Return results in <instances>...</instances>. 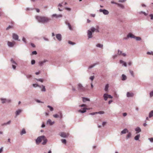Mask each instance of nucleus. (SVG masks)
Instances as JSON below:
<instances>
[{
    "label": "nucleus",
    "mask_w": 153,
    "mask_h": 153,
    "mask_svg": "<svg viewBox=\"0 0 153 153\" xmlns=\"http://www.w3.org/2000/svg\"><path fill=\"white\" fill-rule=\"evenodd\" d=\"M35 18L38 22L41 23H47L51 20L50 18L44 16H36Z\"/></svg>",
    "instance_id": "1"
},
{
    "label": "nucleus",
    "mask_w": 153,
    "mask_h": 153,
    "mask_svg": "<svg viewBox=\"0 0 153 153\" xmlns=\"http://www.w3.org/2000/svg\"><path fill=\"white\" fill-rule=\"evenodd\" d=\"M43 141L42 144H45L47 142V139L46 138L45 136L44 135H42L41 136L38 137L36 140V142L37 144H39V143Z\"/></svg>",
    "instance_id": "2"
},
{
    "label": "nucleus",
    "mask_w": 153,
    "mask_h": 153,
    "mask_svg": "<svg viewBox=\"0 0 153 153\" xmlns=\"http://www.w3.org/2000/svg\"><path fill=\"white\" fill-rule=\"evenodd\" d=\"M127 37L135 38L137 40H140L141 39L140 37L135 36L133 34H131V33H129V34H128L127 35Z\"/></svg>",
    "instance_id": "3"
},
{
    "label": "nucleus",
    "mask_w": 153,
    "mask_h": 153,
    "mask_svg": "<svg viewBox=\"0 0 153 153\" xmlns=\"http://www.w3.org/2000/svg\"><path fill=\"white\" fill-rule=\"evenodd\" d=\"M77 88L79 91H84L85 90V88H84L82 85L80 83L78 84Z\"/></svg>",
    "instance_id": "4"
},
{
    "label": "nucleus",
    "mask_w": 153,
    "mask_h": 153,
    "mask_svg": "<svg viewBox=\"0 0 153 153\" xmlns=\"http://www.w3.org/2000/svg\"><path fill=\"white\" fill-rule=\"evenodd\" d=\"M59 135L62 137L65 138V137H67L68 136L69 134L68 133H65V132H61L59 133Z\"/></svg>",
    "instance_id": "5"
},
{
    "label": "nucleus",
    "mask_w": 153,
    "mask_h": 153,
    "mask_svg": "<svg viewBox=\"0 0 153 153\" xmlns=\"http://www.w3.org/2000/svg\"><path fill=\"white\" fill-rule=\"evenodd\" d=\"M103 97L104 98V99L105 101L107 100L108 98H112V97L110 95H108V94H104L103 95Z\"/></svg>",
    "instance_id": "6"
},
{
    "label": "nucleus",
    "mask_w": 153,
    "mask_h": 153,
    "mask_svg": "<svg viewBox=\"0 0 153 153\" xmlns=\"http://www.w3.org/2000/svg\"><path fill=\"white\" fill-rule=\"evenodd\" d=\"M99 26H97L96 27V29L95 28H94V27L91 28V30L92 33V32H95V31H96V32H99Z\"/></svg>",
    "instance_id": "7"
},
{
    "label": "nucleus",
    "mask_w": 153,
    "mask_h": 153,
    "mask_svg": "<svg viewBox=\"0 0 153 153\" xmlns=\"http://www.w3.org/2000/svg\"><path fill=\"white\" fill-rule=\"evenodd\" d=\"M1 100L2 101V103H4V102H10L11 100H9V99H3V98H1Z\"/></svg>",
    "instance_id": "8"
},
{
    "label": "nucleus",
    "mask_w": 153,
    "mask_h": 153,
    "mask_svg": "<svg viewBox=\"0 0 153 153\" xmlns=\"http://www.w3.org/2000/svg\"><path fill=\"white\" fill-rule=\"evenodd\" d=\"M15 41H13V42H10V41L7 42V45L8 46H10V47H13V45L15 44Z\"/></svg>",
    "instance_id": "9"
},
{
    "label": "nucleus",
    "mask_w": 153,
    "mask_h": 153,
    "mask_svg": "<svg viewBox=\"0 0 153 153\" xmlns=\"http://www.w3.org/2000/svg\"><path fill=\"white\" fill-rule=\"evenodd\" d=\"M100 12H102L104 14H108L109 13V12L107 10H102L100 9Z\"/></svg>",
    "instance_id": "10"
},
{
    "label": "nucleus",
    "mask_w": 153,
    "mask_h": 153,
    "mask_svg": "<svg viewBox=\"0 0 153 153\" xmlns=\"http://www.w3.org/2000/svg\"><path fill=\"white\" fill-rule=\"evenodd\" d=\"M88 38H91L92 37V32L91 30H88Z\"/></svg>",
    "instance_id": "11"
},
{
    "label": "nucleus",
    "mask_w": 153,
    "mask_h": 153,
    "mask_svg": "<svg viewBox=\"0 0 153 153\" xmlns=\"http://www.w3.org/2000/svg\"><path fill=\"white\" fill-rule=\"evenodd\" d=\"M56 36L57 39L59 41H61L62 40V35L60 34H56Z\"/></svg>",
    "instance_id": "12"
},
{
    "label": "nucleus",
    "mask_w": 153,
    "mask_h": 153,
    "mask_svg": "<svg viewBox=\"0 0 153 153\" xmlns=\"http://www.w3.org/2000/svg\"><path fill=\"white\" fill-rule=\"evenodd\" d=\"M47 61H48V60H47V59H44L43 61H40V62H39V64L40 66H42L46 62H47Z\"/></svg>",
    "instance_id": "13"
},
{
    "label": "nucleus",
    "mask_w": 153,
    "mask_h": 153,
    "mask_svg": "<svg viewBox=\"0 0 153 153\" xmlns=\"http://www.w3.org/2000/svg\"><path fill=\"white\" fill-rule=\"evenodd\" d=\"M134 95V94L132 92H128L126 94V96L127 97H133Z\"/></svg>",
    "instance_id": "14"
},
{
    "label": "nucleus",
    "mask_w": 153,
    "mask_h": 153,
    "mask_svg": "<svg viewBox=\"0 0 153 153\" xmlns=\"http://www.w3.org/2000/svg\"><path fill=\"white\" fill-rule=\"evenodd\" d=\"M89 108H84L83 109V110H79L78 111L79 112L84 113L85 112L87 109H89Z\"/></svg>",
    "instance_id": "15"
},
{
    "label": "nucleus",
    "mask_w": 153,
    "mask_h": 153,
    "mask_svg": "<svg viewBox=\"0 0 153 153\" xmlns=\"http://www.w3.org/2000/svg\"><path fill=\"white\" fill-rule=\"evenodd\" d=\"M12 36L13 39H14L15 40H18L19 38L18 36L15 33H13Z\"/></svg>",
    "instance_id": "16"
},
{
    "label": "nucleus",
    "mask_w": 153,
    "mask_h": 153,
    "mask_svg": "<svg viewBox=\"0 0 153 153\" xmlns=\"http://www.w3.org/2000/svg\"><path fill=\"white\" fill-rule=\"evenodd\" d=\"M62 14H59V15H57L56 14H53L52 15V17H55L56 18H59V17H62Z\"/></svg>",
    "instance_id": "17"
},
{
    "label": "nucleus",
    "mask_w": 153,
    "mask_h": 153,
    "mask_svg": "<svg viewBox=\"0 0 153 153\" xmlns=\"http://www.w3.org/2000/svg\"><path fill=\"white\" fill-rule=\"evenodd\" d=\"M97 113H99V114H104V111H99V112H92V113H90V114L91 115H95V114Z\"/></svg>",
    "instance_id": "18"
},
{
    "label": "nucleus",
    "mask_w": 153,
    "mask_h": 153,
    "mask_svg": "<svg viewBox=\"0 0 153 153\" xmlns=\"http://www.w3.org/2000/svg\"><path fill=\"white\" fill-rule=\"evenodd\" d=\"M118 54L119 55H122L124 56H126V54H125V53H123L122 51H118Z\"/></svg>",
    "instance_id": "19"
},
{
    "label": "nucleus",
    "mask_w": 153,
    "mask_h": 153,
    "mask_svg": "<svg viewBox=\"0 0 153 153\" xmlns=\"http://www.w3.org/2000/svg\"><path fill=\"white\" fill-rule=\"evenodd\" d=\"M54 123V122H52L51 120L50 119L48 120L47 121V123L48 124H49L51 125L53 124Z\"/></svg>",
    "instance_id": "20"
},
{
    "label": "nucleus",
    "mask_w": 153,
    "mask_h": 153,
    "mask_svg": "<svg viewBox=\"0 0 153 153\" xmlns=\"http://www.w3.org/2000/svg\"><path fill=\"white\" fill-rule=\"evenodd\" d=\"M120 63L123 64V65H124V66H126V67L127 66L126 62H124V61H122V60H120Z\"/></svg>",
    "instance_id": "21"
},
{
    "label": "nucleus",
    "mask_w": 153,
    "mask_h": 153,
    "mask_svg": "<svg viewBox=\"0 0 153 153\" xmlns=\"http://www.w3.org/2000/svg\"><path fill=\"white\" fill-rule=\"evenodd\" d=\"M128 132V131L127 129H124L122 131H121V134H123V133H126V132Z\"/></svg>",
    "instance_id": "22"
},
{
    "label": "nucleus",
    "mask_w": 153,
    "mask_h": 153,
    "mask_svg": "<svg viewBox=\"0 0 153 153\" xmlns=\"http://www.w3.org/2000/svg\"><path fill=\"white\" fill-rule=\"evenodd\" d=\"M22 111V110H18V111H16V116H17V115H19L20 113Z\"/></svg>",
    "instance_id": "23"
},
{
    "label": "nucleus",
    "mask_w": 153,
    "mask_h": 153,
    "mask_svg": "<svg viewBox=\"0 0 153 153\" xmlns=\"http://www.w3.org/2000/svg\"><path fill=\"white\" fill-rule=\"evenodd\" d=\"M127 77L126 75H125V74H122V80H125V79H126Z\"/></svg>",
    "instance_id": "24"
},
{
    "label": "nucleus",
    "mask_w": 153,
    "mask_h": 153,
    "mask_svg": "<svg viewBox=\"0 0 153 153\" xmlns=\"http://www.w3.org/2000/svg\"><path fill=\"white\" fill-rule=\"evenodd\" d=\"M135 131H137V133H138V132H140L141 131V129H140L139 127H137L136 128Z\"/></svg>",
    "instance_id": "25"
},
{
    "label": "nucleus",
    "mask_w": 153,
    "mask_h": 153,
    "mask_svg": "<svg viewBox=\"0 0 153 153\" xmlns=\"http://www.w3.org/2000/svg\"><path fill=\"white\" fill-rule=\"evenodd\" d=\"M152 116H153V111H152L149 114V117H152Z\"/></svg>",
    "instance_id": "26"
},
{
    "label": "nucleus",
    "mask_w": 153,
    "mask_h": 153,
    "mask_svg": "<svg viewBox=\"0 0 153 153\" xmlns=\"http://www.w3.org/2000/svg\"><path fill=\"white\" fill-rule=\"evenodd\" d=\"M26 133V131L25 129H23L22 131H21L20 133V134L21 135H22L23 134H25V133Z\"/></svg>",
    "instance_id": "27"
},
{
    "label": "nucleus",
    "mask_w": 153,
    "mask_h": 153,
    "mask_svg": "<svg viewBox=\"0 0 153 153\" xmlns=\"http://www.w3.org/2000/svg\"><path fill=\"white\" fill-rule=\"evenodd\" d=\"M140 137V134H138V135H136L134 137V139L136 140H138L139 139Z\"/></svg>",
    "instance_id": "28"
},
{
    "label": "nucleus",
    "mask_w": 153,
    "mask_h": 153,
    "mask_svg": "<svg viewBox=\"0 0 153 153\" xmlns=\"http://www.w3.org/2000/svg\"><path fill=\"white\" fill-rule=\"evenodd\" d=\"M108 88H109L108 84H107L106 85L105 88V91H107L108 90Z\"/></svg>",
    "instance_id": "29"
},
{
    "label": "nucleus",
    "mask_w": 153,
    "mask_h": 153,
    "mask_svg": "<svg viewBox=\"0 0 153 153\" xmlns=\"http://www.w3.org/2000/svg\"><path fill=\"white\" fill-rule=\"evenodd\" d=\"M97 47H99V48H102L103 45L101 44H97L96 45Z\"/></svg>",
    "instance_id": "30"
},
{
    "label": "nucleus",
    "mask_w": 153,
    "mask_h": 153,
    "mask_svg": "<svg viewBox=\"0 0 153 153\" xmlns=\"http://www.w3.org/2000/svg\"><path fill=\"white\" fill-rule=\"evenodd\" d=\"M86 101H89V99H87V98H85V97H83V101L84 102Z\"/></svg>",
    "instance_id": "31"
},
{
    "label": "nucleus",
    "mask_w": 153,
    "mask_h": 153,
    "mask_svg": "<svg viewBox=\"0 0 153 153\" xmlns=\"http://www.w3.org/2000/svg\"><path fill=\"white\" fill-rule=\"evenodd\" d=\"M42 88L41 89V90L42 91H46V88H45V86H44V85H42Z\"/></svg>",
    "instance_id": "32"
},
{
    "label": "nucleus",
    "mask_w": 153,
    "mask_h": 153,
    "mask_svg": "<svg viewBox=\"0 0 153 153\" xmlns=\"http://www.w3.org/2000/svg\"><path fill=\"white\" fill-rule=\"evenodd\" d=\"M47 107L50 108L51 111H53V107H51V106H49V105H48V106H47Z\"/></svg>",
    "instance_id": "33"
},
{
    "label": "nucleus",
    "mask_w": 153,
    "mask_h": 153,
    "mask_svg": "<svg viewBox=\"0 0 153 153\" xmlns=\"http://www.w3.org/2000/svg\"><path fill=\"white\" fill-rule=\"evenodd\" d=\"M68 27H69V29L71 30H72V28L70 24V23H68Z\"/></svg>",
    "instance_id": "34"
},
{
    "label": "nucleus",
    "mask_w": 153,
    "mask_h": 153,
    "mask_svg": "<svg viewBox=\"0 0 153 153\" xmlns=\"http://www.w3.org/2000/svg\"><path fill=\"white\" fill-rule=\"evenodd\" d=\"M147 54L148 55H153V52L152 51H148L147 53Z\"/></svg>",
    "instance_id": "35"
},
{
    "label": "nucleus",
    "mask_w": 153,
    "mask_h": 153,
    "mask_svg": "<svg viewBox=\"0 0 153 153\" xmlns=\"http://www.w3.org/2000/svg\"><path fill=\"white\" fill-rule=\"evenodd\" d=\"M62 141L63 143L66 144V140H65V139H62Z\"/></svg>",
    "instance_id": "36"
},
{
    "label": "nucleus",
    "mask_w": 153,
    "mask_h": 153,
    "mask_svg": "<svg viewBox=\"0 0 153 153\" xmlns=\"http://www.w3.org/2000/svg\"><path fill=\"white\" fill-rule=\"evenodd\" d=\"M131 135V134L130 133H128V134H127V135L126 138H129V137H130Z\"/></svg>",
    "instance_id": "37"
},
{
    "label": "nucleus",
    "mask_w": 153,
    "mask_h": 153,
    "mask_svg": "<svg viewBox=\"0 0 153 153\" xmlns=\"http://www.w3.org/2000/svg\"><path fill=\"white\" fill-rule=\"evenodd\" d=\"M130 74H131V75H132V76H133V77H134V75L133 71L130 70Z\"/></svg>",
    "instance_id": "38"
},
{
    "label": "nucleus",
    "mask_w": 153,
    "mask_h": 153,
    "mask_svg": "<svg viewBox=\"0 0 153 153\" xmlns=\"http://www.w3.org/2000/svg\"><path fill=\"white\" fill-rule=\"evenodd\" d=\"M117 5L118 6H120V7H122V8H123L124 7V6L123 5L121 4H120V3H117Z\"/></svg>",
    "instance_id": "39"
},
{
    "label": "nucleus",
    "mask_w": 153,
    "mask_h": 153,
    "mask_svg": "<svg viewBox=\"0 0 153 153\" xmlns=\"http://www.w3.org/2000/svg\"><path fill=\"white\" fill-rule=\"evenodd\" d=\"M96 63H94V64H93V65H91L89 67V68H92L94 66H95V65H96Z\"/></svg>",
    "instance_id": "40"
},
{
    "label": "nucleus",
    "mask_w": 153,
    "mask_h": 153,
    "mask_svg": "<svg viewBox=\"0 0 153 153\" xmlns=\"http://www.w3.org/2000/svg\"><path fill=\"white\" fill-rule=\"evenodd\" d=\"M31 63L32 64H34L35 63V61L34 59L32 60Z\"/></svg>",
    "instance_id": "41"
},
{
    "label": "nucleus",
    "mask_w": 153,
    "mask_h": 153,
    "mask_svg": "<svg viewBox=\"0 0 153 153\" xmlns=\"http://www.w3.org/2000/svg\"><path fill=\"white\" fill-rule=\"evenodd\" d=\"M94 78V76H91L90 77V79H91V80H93Z\"/></svg>",
    "instance_id": "42"
},
{
    "label": "nucleus",
    "mask_w": 153,
    "mask_h": 153,
    "mask_svg": "<svg viewBox=\"0 0 153 153\" xmlns=\"http://www.w3.org/2000/svg\"><path fill=\"white\" fill-rule=\"evenodd\" d=\"M37 52L36 51H33L32 52V54L33 55H36L37 54Z\"/></svg>",
    "instance_id": "43"
},
{
    "label": "nucleus",
    "mask_w": 153,
    "mask_h": 153,
    "mask_svg": "<svg viewBox=\"0 0 153 153\" xmlns=\"http://www.w3.org/2000/svg\"><path fill=\"white\" fill-rule=\"evenodd\" d=\"M22 40L25 42V43H26V40L25 38L23 37L22 38Z\"/></svg>",
    "instance_id": "44"
},
{
    "label": "nucleus",
    "mask_w": 153,
    "mask_h": 153,
    "mask_svg": "<svg viewBox=\"0 0 153 153\" xmlns=\"http://www.w3.org/2000/svg\"><path fill=\"white\" fill-rule=\"evenodd\" d=\"M150 95L151 97L153 96V90L150 93Z\"/></svg>",
    "instance_id": "45"
},
{
    "label": "nucleus",
    "mask_w": 153,
    "mask_h": 153,
    "mask_svg": "<svg viewBox=\"0 0 153 153\" xmlns=\"http://www.w3.org/2000/svg\"><path fill=\"white\" fill-rule=\"evenodd\" d=\"M69 44H71V45H74V44H75V43L73 42L72 41H69L68 42Z\"/></svg>",
    "instance_id": "46"
},
{
    "label": "nucleus",
    "mask_w": 153,
    "mask_h": 153,
    "mask_svg": "<svg viewBox=\"0 0 153 153\" xmlns=\"http://www.w3.org/2000/svg\"><path fill=\"white\" fill-rule=\"evenodd\" d=\"M12 27H13L12 26H11V25H9V26H8L7 27V28L6 29L8 30V29H10V28H12Z\"/></svg>",
    "instance_id": "47"
},
{
    "label": "nucleus",
    "mask_w": 153,
    "mask_h": 153,
    "mask_svg": "<svg viewBox=\"0 0 153 153\" xmlns=\"http://www.w3.org/2000/svg\"><path fill=\"white\" fill-rule=\"evenodd\" d=\"M53 116L55 117H59V116L58 114H54Z\"/></svg>",
    "instance_id": "48"
},
{
    "label": "nucleus",
    "mask_w": 153,
    "mask_h": 153,
    "mask_svg": "<svg viewBox=\"0 0 153 153\" xmlns=\"http://www.w3.org/2000/svg\"><path fill=\"white\" fill-rule=\"evenodd\" d=\"M107 123L106 122H103L102 123V125L103 126H104L105 124Z\"/></svg>",
    "instance_id": "49"
},
{
    "label": "nucleus",
    "mask_w": 153,
    "mask_h": 153,
    "mask_svg": "<svg viewBox=\"0 0 153 153\" xmlns=\"http://www.w3.org/2000/svg\"><path fill=\"white\" fill-rule=\"evenodd\" d=\"M11 62H12L13 63L16 64L15 62V61H13V59H11Z\"/></svg>",
    "instance_id": "50"
},
{
    "label": "nucleus",
    "mask_w": 153,
    "mask_h": 153,
    "mask_svg": "<svg viewBox=\"0 0 153 153\" xmlns=\"http://www.w3.org/2000/svg\"><path fill=\"white\" fill-rule=\"evenodd\" d=\"M32 76L31 75H30V74H29L28 75H27V78H31V77Z\"/></svg>",
    "instance_id": "51"
},
{
    "label": "nucleus",
    "mask_w": 153,
    "mask_h": 153,
    "mask_svg": "<svg viewBox=\"0 0 153 153\" xmlns=\"http://www.w3.org/2000/svg\"><path fill=\"white\" fill-rule=\"evenodd\" d=\"M149 139L150 140L151 142H153V138H149Z\"/></svg>",
    "instance_id": "52"
},
{
    "label": "nucleus",
    "mask_w": 153,
    "mask_h": 153,
    "mask_svg": "<svg viewBox=\"0 0 153 153\" xmlns=\"http://www.w3.org/2000/svg\"><path fill=\"white\" fill-rule=\"evenodd\" d=\"M33 86L34 87H36V86H38V84H33Z\"/></svg>",
    "instance_id": "53"
},
{
    "label": "nucleus",
    "mask_w": 153,
    "mask_h": 153,
    "mask_svg": "<svg viewBox=\"0 0 153 153\" xmlns=\"http://www.w3.org/2000/svg\"><path fill=\"white\" fill-rule=\"evenodd\" d=\"M150 16L151 19H153V14H150Z\"/></svg>",
    "instance_id": "54"
},
{
    "label": "nucleus",
    "mask_w": 153,
    "mask_h": 153,
    "mask_svg": "<svg viewBox=\"0 0 153 153\" xmlns=\"http://www.w3.org/2000/svg\"><path fill=\"white\" fill-rule=\"evenodd\" d=\"M3 147H2L1 149H0V153H1V152H2L3 150Z\"/></svg>",
    "instance_id": "55"
},
{
    "label": "nucleus",
    "mask_w": 153,
    "mask_h": 153,
    "mask_svg": "<svg viewBox=\"0 0 153 153\" xmlns=\"http://www.w3.org/2000/svg\"><path fill=\"white\" fill-rule=\"evenodd\" d=\"M123 115L124 116V117H125V116H126L127 115V113H126V112H125L124 113H123Z\"/></svg>",
    "instance_id": "56"
},
{
    "label": "nucleus",
    "mask_w": 153,
    "mask_h": 153,
    "mask_svg": "<svg viewBox=\"0 0 153 153\" xmlns=\"http://www.w3.org/2000/svg\"><path fill=\"white\" fill-rule=\"evenodd\" d=\"M37 80H38L39 81H40V82H43V80H42V79H37Z\"/></svg>",
    "instance_id": "57"
},
{
    "label": "nucleus",
    "mask_w": 153,
    "mask_h": 153,
    "mask_svg": "<svg viewBox=\"0 0 153 153\" xmlns=\"http://www.w3.org/2000/svg\"><path fill=\"white\" fill-rule=\"evenodd\" d=\"M31 45L33 47V48L35 47V44H34L31 43Z\"/></svg>",
    "instance_id": "58"
},
{
    "label": "nucleus",
    "mask_w": 153,
    "mask_h": 153,
    "mask_svg": "<svg viewBox=\"0 0 153 153\" xmlns=\"http://www.w3.org/2000/svg\"><path fill=\"white\" fill-rule=\"evenodd\" d=\"M12 67L14 69H15L16 68V66L14 65H13Z\"/></svg>",
    "instance_id": "59"
},
{
    "label": "nucleus",
    "mask_w": 153,
    "mask_h": 153,
    "mask_svg": "<svg viewBox=\"0 0 153 153\" xmlns=\"http://www.w3.org/2000/svg\"><path fill=\"white\" fill-rule=\"evenodd\" d=\"M126 0H120L119 1V2H125Z\"/></svg>",
    "instance_id": "60"
},
{
    "label": "nucleus",
    "mask_w": 153,
    "mask_h": 153,
    "mask_svg": "<svg viewBox=\"0 0 153 153\" xmlns=\"http://www.w3.org/2000/svg\"><path fill=\"white\" fill-rule=\"evenodd\" d=\"M80 106H86V105L85 104H82L80 105Z\"/></svg>",
    "instance_id": "61"
},
{
    "label": "nucleus",
    "mask_w": 153,
    "mask_h": 153,
    "mask_svg": "<svg viewBox=\"0 0 153 153\" xmlns=\"http://www.w3.org/2000/svg\"><path fill=\"white\" fill-rule=\"evenodd\" d=\"M65 9L66 10H71V9L70 8H65Z\"/></svg>",
    "instance_id": "62"
},
{
    "label": "nucleus",
    "mask_w": 153,
    "mask_h": 153,
    "mask_svg": "<svg viewBox=\"0 0 153 153\" xmlns=\"http://www.w3.org/2000/svg\"><path fill=\"white\" fill-rule=\"evenodd\" d=\"M112 101H113L112 100H109L108 102V104H111V102H112Z\"/></svg>",
    "instance_id": "63"
},
{
    "label": "nucleus",
    "mask_w": 153,
    "mask_h": 153,
    "mask_svg": "<svg viewBox=\"0 0 153 153\" xmlns=\"http://www.w3.org/2000/svg\"><path fill=\"white\" fill-rule=\"evenodd\" d=\"M91 16H92V17H95V14H91Z\"/></svg>",
    "instance_id": "64"
}]
</instances>
